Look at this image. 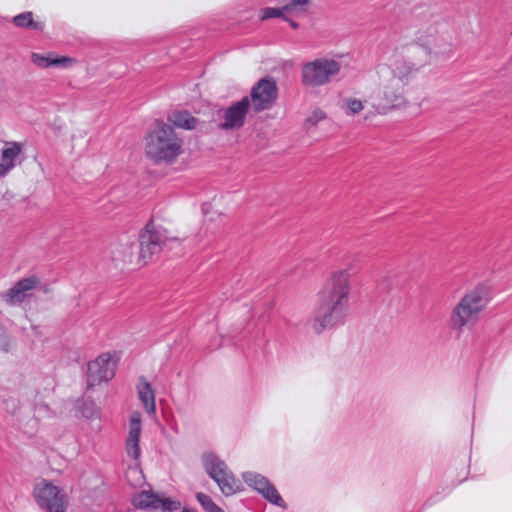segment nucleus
<instances>
[{
  "mask_svg": "<svg viewBox=\"0 0 512 512\" xmlns=\"http://www.w3.org/2000/svg\"><path fill=\"white\" fill-rule=\"evenodd\" d=\"M32 497L45 512H66L69 498L65 490L53 481L38 479L32 488Z\"/></svg>",
  "mask_w": 512,
  "mask_h": 512,
  "instance_id": "7",
  "label": "nucleus"
},
{
  "mask_svg": "<svg viewBox=\"0 0 512 512\" xmlns=\"http://www.w3.org/2000/svg\"><path fill=\"white\" fill-rule=\"evenodd\" d=\"M291 26H292L293 28H297V24H296L295 22H291Z\"/></svg>",
  "mask_w": 512,
  "mask_h": 512,
  "instance_id": "29",
  "label": "nucleus"
},
{
  "mask_svg": "<svg viewBox=\"0 0 512 512\" xmlns=\"http://www.w3.org/2000/svg\"><path fill=\"white\" fill-rule=\"evenodd\" d=\"M136 390L138 398L141 401L146 413H155V393L150 382L145 377H140L137 381Z\"/></svg>",
  "mask_w": 512,
  "mask_h": 512,
  "instance_id": "15",
  "label": "nucleus"
},
{
  "mask_svg": "<svg viewBox=\"0 0 512 512\" xmlns=\"http://www.w3.org/2000/svg\"><path fill=\"white\" fill-rule=\"evenodd\" d=\"M327 118L326 113L321 109L312 110L306 118L309 126H316Z\"/></svg>",
  "mask_w": 512,
  "mask_h": 512,
  "instance_id": "24",
  "label": "nucleus"
},
{
  "mask_svg": "<svg viewBox=\"0 0 512 512\" xmlns=\"http://www.w3.org/2000/svg\"><path fill=\"white\" fill-rule=\"evenodd\" d=\"M331 290L322 299L319 313L310 324L315 334H321L340 324L348 308L351 283L350 275L345 270H338L331 274Z\"/></svg>",
  "mask_w": 512,
  "mask_h": 512,
  "instance_id": "1",
  "label": "nucleus"
},
{
  "mask_svg": "<svg viewBox=\"0 0 512 512\" xmlns=\"http://www.w3.org/2000/svg\"><path fill=\"white\" fill-rule=\"evenodd\" d=\"M365 106L366 100L357 96H350L344 100L345 111L349 115L361 114L365 110Z\"/></svg>",
  "mask_w": 512,
  "mask_h": 512,
  "instance_id": "20",
  "label": "nucleus"
},
{
  "mask_svg": "<svg viewBox=\"0 0 512 512\" xmlns=\"http://www.w3.org/2000/svg\"><path fill=\"white\" fill-rule=\"evenodd\" d=\"M171 121L175 126L186 130L194 129L197 126L196 118L186 111L174 113Z\"/></svg>",
  "mask_w": 512,
  "mask_h": 512,
  "instance_id": "19",
  "label": "nucleus"
},
{
  "mask_svg": "<svg viewBox=\"0 0 512 512\" xmlns=\"http://www.w3.org/2000/svg\"><path fill=\"white\" fill-rule=\"evenodd\" d=\"M243 480L249 486L261 493L270 502L279 506H284V502L275 487L272 486L263 476L253 472H246L243 474Z\"/></svg>",
  "mask_w": 512,
  "mask_h": 512,
  "instance_id": "14",
  "label": "nucleus"
},
{
  "mask_svg": "<svg viewBox=\"0 0 512 512\" xmlns=\"http://www.w3.org/2000/svg\"><path fill=\"white\" fill-rule=\"evenodd\" d=\"M200 463L205 473L217 484L223 494L232 495L243 489L241 482L225 461L215 453L204 452L200 457Z\"/></svg>",
  "mask_w": 512,
  "mask_h": 512,
  "instance_id": "5",
  "label": "nucleus"
},
{
  "mask_svg": "<svg viewBox=\"0 0 512 512\" xmlns=\"http://www.w3.org/2000/svg\"><path fill=\"white\" fill-rule=\"evenodd\" d=\"M184 152V140L172 124L155 121L143 136V153L155 165H174Z\"/></svg>",
  "mask_w": 512,
  "mask_h": 512,
  "instance_id": "2",
  "label": "nucleus"
},
{
  "mask_svg": "<svg viewBox=\"0 0 512 512\" xmlns=\"http://www.w3.org/2000/svg\"><path fill=\"white\" fill-rule=\"evenodd\" d=\"M131 472L137 474L139 476V478H141V473L137 467L132 468Z\"/></svg>",
  "mask_w": 512,
  "mask_h": 512,
  "instance_id": "27",
  "label": "nucleus"
},
{
  "mask_svg": "<svg viewBox=\"0 0 512 512\" xmlns=\"http://www.w3.org/2000/svg\"><path fill=\"white\" fill-rule=\"evenodd\" d=\"M13 166H14L13 163H11L8 160H5V158H3L1 156V158H0V176L6 175L13 168Z\"/></svg>",
  "mask_w": 512,
  "mask_h": 512,
  "instance_id": "26",
  "label": "nucleus"
},
{
  "mask_svg": "<svg viewBox=\"0 0 512 512\" xmlns=\"http://www.w3.org/2000/svg\"><path fill=\"white\" fill-rule=\"evenodd\" d=\"M32 62L41 68H47L49 66H59V67H71L75 65L76 60L67 56H57L53 54H39L34 53L31 56Z\"/></svg>",
  "mask_w": 512,
  "mask_h": 512,
  "instance_id": "16",
  "label": "nucleus"
},
{
  "mask_svg": "<svg viewBox=\"0 0 512 512\" xmlns=\"http://www.w3.org/2000/svg\"><path fill=\"white\" fill-rule=\"evenodd\" d=\"M14 23L19 27H29L33 25V17L31 13H24L14 18Z\"/></svg>",
  "mask_w": 512,
  "mask_h": 512,
  "instance_id": "25",
  "label": "nucleus"
},
{
  "mask_svg": "<svg viewBox=\"0 0 512 512\" xmlns=\"http://www.w3.org/2000/svg\"><path fill=\"white\" fill-rule=\"evenodd\" d=\"M406 104L407 97L403 81L395 75L388 79H382L378 93L372 101L374 109L379 114H387Z\"/></svg>",
  "mask_w": 512,
  "mask_h": 512,
  "instance_id": "8",
  "label": "nucleus"
},
{
  "mask_svg": "<svg viewBox=\"0 0 512 512\" xmlns=\"http://www.w3.org/2000/svg\"><path fill=\"white\" fill-rule=\"evenodd\" d=\"M118 357L114 351H105L98 354L86 364L85 383L88 389L111 382L117 373Z\"/></svg>",
  "mask_w": 512,
  "mask_h": 512,
  "instance_id": "6",
  "label": "nucleus"
},
{
  "mask_svg": "<svg viewBox=\"0 0 512 512\" xmlns=\"http://www.w3.org/2000/svg\"><path fill=\"white\" fill-rule=\"evenodd\" d=\"M285 13H288V11L286 9H284V5L283 4H278L277 7H265V8H262L260 11H259V18L261 20H266V19H269V18H280L282 17Z\"/></svg>",
  "mask_w": 512,
  "mask_h": 512,
  "instance_id": "22",
  "label": "nucleus"
},
{
  "mask_svg": "<svg viewBox=\"0 0 512 512\" xmlns=\"http://www.w3.org/2000/svg\"><path fill=\"white\" fill-rule=\"evenodd\" d=\"M312 0H277L278 4H283L288 12H297L305 10Z\"/></svg>",
  "mask_w": 512,
  "mask_h": 512,
  "instance_id": "23",
  "label": "nucleus"
},
{
  "mask_svg": "<svg viewBox=\"0 0 512 512\" xmlns=\"http://www.w3.org/2000/svg\"><path fill=\"white\" fill-rule=\"evenodd\" d=\"M39 283L40 281L35 275L22 278L7 292L6 296L12 302L21 301L24 295L34 290Z\"/></svg>",
  "mask_w": 512,
  "mask_h": 512,
  "instance_id": "17",
  "label": "nucleus"
},
{
  "mask_svg": "<svg viewBox=\"0 0 512 512\" xmlns=\"http://www.w3.org/2000/svg\"><path fill=\"white\" fill-rule=\"evenodd\" d=\"M76 413L85 420H93L99 417V408L91 400H82L76 405Z\"/></svg>",
  "mask_w": 512,
  "mask_h": 512,
  "instance_id": "18",
  "label": "nucleus"
},
{
  "mask_svg": "<svg viewBox=\"0 0 512 512\" xmlns=\"http://www.w3.org/2000/svg\"><path fill=\"white\" fill-rule=\"evenodd\" d=\"M341 70V64L334 58H317L302 66L301 80L305 87L316 88L327 84Z\"/></svg>",
  "mask_w": 512,
  "mask_h": 512,
  "instance_id": "9",
  "label": "nucleus"
},
{
  "mask_svg": "<svg viewBox=\"0 0 512 512\" xmlns=\"http://www.w3.org/2000/svg\"><path fill=\"white\" fill-rule=\"evenodd\" d=\"M181 512H194V511L191 509H188V508H183Z\"/></svg>",
  "mask_w": 512,
  "mask_h": 512,
  "instance_id": "28",
  "label": "nucleus"
},
{
  "mask_svg": "<svg viewBox=\"0 0 512 512\" xmlns=\"http://www.w3.org/2000/svg\"><path fill=\"white\" fill-rule=\"evenodd\" d=\"M23 150V144L19 142H7L5 143L1 156L5 158V160L10 161L11 163H15V160L20 155Z\"/></svg>",
  "mask_w": 512,
  "mask_h": 512,
  "instance_id": "21",
  "label": "nucleus"
},
{
  "mask_svg": "<svg viewBox=\"0 0 512 512\" xmlns=\"http://www.w3.org/2000/svg\"><path fill=\"white\" fill-rule=\"evenodd\" d=\"M169 239L168 231L164 227L147 225L140 235L139 245L129 241L119 243L114 250V259L128 264L146 262Z\"/></svg>",
  "mask_w": 512,
  "mask_h": 512,
  "instance_id": "4",
  "label": "nucleus"
},
{
  "mask_svg": "<svg viewBox=\"0 0 512 512\" xmlns=\"http://www.w3.org/2000/svg\"><path fill=\"white\" fill-rule=\"evenodd\" d=\"M490 302L491 291L487 285L481 283L466 290L450 312L451 328L457 333L471 328L477 323Z\"/></svg>",
  "mask_w": 512,
  "mask_h": 512,
  "instance_id": "3",
  "label": "nucleus"
},
{
  "mask_svg": "<svg viewBox=\"0 0 512 512\" xmlns=\"http://www.w3.org/2000/svg\"><path fill=\"white\" fill-rule=\"evenodd\" d=\"M133 504L142 509H161L166 512H174L181 508L180 501L152 490L141 491L136 494L133 498Z\"/></svg>",
  "mask_w": 512,
  "mask_h": 512,
  "instance_id": "11",
  "label": "nucleus"
},
{
  "mask_svg": "<svg viewBox=\"0 0 512 512\" xmlns=\"http://www.w3.org/2000/svg\"><path fill=\"white\" fill-rule=\"evenodd\" d=\"M250 108V100L243 97L222 110L221 127L226 130H237L244 125Z\"/></svg>",
  "mask_w": 512,
  "mask_h": 512,
  "instance_id": "12",
  "label": "nucleus"
},
{
  "mask_svg": "<svg viewBox=\"0 0 512 512\" xmlns=\"http://www.w3.org/2000/svg\"><path fill=\"white\" fill-rule=\"evenodd\" d=\"M142 431V414L140 411H132L127 421L126 453L128 457L137 461L141 454L140 435Z\"/></svg>",
  "mask_w": 512,
  "mask_h": 512,
  "instance_id": "13",
  "label": "nucleus"
},
{
  "mask_svg": "<svg viewBox=\"0 0 512 512\" xmlns=\"http://www.w3.org/2000/svg\"><path fill=\"white\" fill-rule=\"evenodd\" d=\"M278 97L277 83L273 78L264 77L258 80L250 92V105L257 112L270 109Z\"/></svg>",
  "mask_w": 512,
  "mask_h": 512,
  "instance_id": "10",
  "label": "nucleus"
}]
</instances>
